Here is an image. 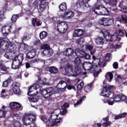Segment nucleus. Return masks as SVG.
Wrapping results in <instances>:
<instances>
[{"mask_svg": "<svg viewBox=\"0 0 127 127\" xmlns=\"http://www.w3.org/2000/svg\"><path fill=\"white\" fill-rule=\"evenodd\" d=\"M40 4V0H35L32 4V7L34 9L38 8V6Z\"/></svg>", "mask_w": 127, "mask_h": 127, "instance_id": "obj_41", "label": "nucleus"}, {"mask_svg": "<svg viewBox=\"0 0 127 127\" xmlns=\"http://www.w3.org/2000/svg\"><path fill=\"white\" fill-rule=\"evenodd\" d=\"M6 115V111L0 109V118H4Z\"/></svg>", "mask_w": 127, "mask_h": 127, "instance_id": "obj_55", "label": "nucleus"}, {"mask_svg": "<svg viewBox=\"0 0 127 127\" xmlns=\"http://www.w3.org/2000/svg\"><path fill=\"white\" fill-rule=\"evenodd\" d=\"M98 22L103 26H111L114 23V20L111 18L102 17L99 19Z\"/></svg>", "mask_w": 127, "mask_h": 127, "instance_id": "obj_7", "label": "nucleus"}, {"mask_svg": "<svg viewBox=\"0 0 127 127\" xmlns=\"http://www.w3.org/2000/svg\"><path fill=\"white\" fill-rule=\"evenodd\" d=\"M28 91L27 93L28 96L30 95H34L35 94V92H36V90L34 88V87H33V85L28 87Z\"/></svg>", "mask_w": 127, "mask_h": 127, "instance_id": "obj_33", "label": "nucleus"}, {"mask_svg": "<svg viewBox=\"0 0 127 127\" xmlns=\"http://www.w3.org/2000/svg\"><path fill=\"white\" fill-rule=\"evenodd\" d=\"M102 5V4H99V3H96L93 6L92 10L96 14H99Z\"/></svg>", "mask_w": 127, "mask_h": 127, "instance_id": "obj_19", "label": "nucleus"}, {"mask_svg": "<svg viewBox=\"0 0 127 127\" xmlns=\"http://www.w3.org/2000/svg\"><path fill=\"white\" fill-rule=\"evenodd\" d=\"M72 65L70 64H68L66 67L64 68V71L66 73V74H70L71 72H72Z\"/></svg>", "mask_w": 127, "mask_h": 127, "instance_id": "obj_43", "label": "nucleus"}, {"mask_svg": "<svg viewBox=\"0 0 127 127\" xmlns=\"http://www.w3.org/2000/svg\"><path fill=\"white\" fill-rule=\"evenodd\" d=\"M11 88L15 95H17V96H20V95H21L22 92L21 90H20V84L19 82H13L11 85Z\"/></svg>", "mask_w": 127, "mask_h": 127, "instance_id": "obj_8", "label": "nucleus"}, {"mask_svg": "<svg viewBox=\"0 0 127 127\" xmlns=\"http://www.w3.org/2000/svg\"><path fill=\"white\" fill-rule=\"evenodd\" d=\"M117 3H118V0H110V5L116 6Z\"/></svg>", "mask_w": 127, "mask_h": 127, "instance_id": "obj_59", "label": "nucleus"}, {"mask_svg": "<svg viewBox=\"0 0 127 127\" xmlns=\"http://www.w3.org/2000/svg\"><path fill=\"white\" fill-rule=\"evenodd\" d=\"M115 102H119L121 101V95H116L113 98Z\"/></svg>", "mask_w": 127, "mask_h": 127, "instance_id": "obj_60", "label": "nucleus"}, {"mask_svg": "<svg viewBox=\"0 0 127 127\" xmlns=\"http://www.w3.org/2000/svg\"><path fill=\"white\" fill-rule=\"evenodd\" d=\"M36 119V116L32 114H25L22 119V121L26 126L32 125Z\"/></svg>", "mask_w": 127, "mask_h": 127, "instance_id": "obj_4", "label": "nucleus"}, {"mask_svg": "<svg viewBox=\"0 0 127 127\" xmlns=\"http://www.w3.org/2000/svg\"><path fill=\"white\" fill-rule=\"evenodd\" d=\"M41 49H45V50H49L50 46L47 44H44L41 46Z\"/></svg>", "mask_w": 127, "mask_h": 127, "instance_id": "obj_53", "label": "nucleus"}, {"mask_svg": "<svg viewBox=\"0 0 127 127\" xmlns=\"http://www.w3.org/2000/svg\"><path fill=\"white\" fill-rule=\"evenodd\" d=\"M3 71V72H6L7 71V68L3 63L0 62V71Z\"/></svg>", "mask_w": 127, "mask_h": 127, "instance_id": "obj_45", "label": "nucleus"}, {"mask_svg": "<svg viewBox=\"0 0 127 127\" xmlns=\"http://www.w3.org/2000/svg\"><path fill=\"white\" fill-rule=\"evenodd\" d=\"M33 86L36 91V90H38V89H39V91H41L42 86H40V84L39 83H38L37 82V83L33 84Z\"/></svg>", "mask_w": 127, "mask_h": 127, "instance_id": "obj_54", "label": "nucleus"}, {"mask_svg": "<svg viewBox=\"0 0 127 127\" xmlns=\"http://www.w3.org/2000/svg\"><path fill=\"white\" fill-rule=\"evenodd\" d=\"M85 0L81 1L78 0L75 3H73L72 5L73 6L75 9L77 8H82V9H86L88 8L90 5L87 2H84Z\"/></svg>", "mask_w": 127, "mask_h": 127, "instance_id": "obj_6", "label": "nucleus"}, {"mask_svg": "<svg viewBox=\"0 0 127 127\" xmlns=\"http://www.w3.org/2000/svg\"><path fill=\"white\" fill-rule=\"evenodd\" d=\"M63 122V117H59V115L52 114L49 119V127H58V124H61Z\"/></svg>", "mask_w": 127, "mask_h": 127, "instance_id": "obj_2", "label": "nucleus"}, {"mask_svg": "<svg viewBox=\"0 0 127 127\" xmlns=\"http://www.w3.org/2000/svg\"><path fill=\"white\" fill-rule=\"evenodd\" d=\"M29 96H30L28 97V99L31 103H37V102H38L39 96L35 94V93L32 95H30Z\"/></svg>", "mask_w": 127, "mask_h": 127, "instance_id": "obj_23", "label": "nucleus"}, {"mask_svg": "<svg viewBox=\"0 0 127 127\" xmlns=\"http://www.w3.org/2000/svg\"><path fill=\"white\" fill-rule=\"evenodd\" d=\"M75 13L72 10H68L65 12L63 15V18H65L66 19H71L72 17H74Z\"/></svg>", "mask_w": 127, "mask_h": 127, "instance_id": "obj_20", "label": "nucleus"}, {"mask_svg": "<svg viewBox=\"0 0 127 127\" xmlns=\"http://www.w3.org/2000/svg\"><path fill=\"white\" fill-rule=\"evenodd\" d=\"M47 32L45 31H43L39 34V37L40 39H45L47 37Z\"/></svg>", "mask_w": 127, "mask_h": 127, "instance_id": "obj_40", "label": "nucleus"}, {"mask_svg": "<svg viewBox=\"0 0 127 127\" xmlns=\"http://www.w3.org/2000/svg\"><path fill=\"white\" fill-rule=\"evenodd\" d=\"M75 42L77 43V44H80V45H82V44L85 42V39H84L83 37H80L78 39H77L75 40Z\"/></svg>", "mask_w": 127, "mask_h": 127, "instance_id": "obj_46", "label": "nucleus"}, {"mask_svg": "<svg viewBox=\"0 0 127 127\" xmlns=\"http://www.w3.org/2000/svg\"><path fill=\"white\" fill-rule=\"evenodd\" d=\"M20 66H21V64H19V63H17L16 61H14V60H13L11 65L12 69H14V70H16V69H19V68H20Z\"/></svg>", "mask_w": 127, "mask_h": 127, "instance_id": "obj_30", "label": "nucleus"}, {"mask_svg": "<svg viewBox=\"0 0 127 127\" xmlns=\"http://www.w3.org/2000/svg\"><path fill=\"white\" fill-rule=\"evenodd\" d=\"M36 56V50L31 49L28 51L27 54H26V58L27 59H32Z\"/></svg>", "mask_w": 127, "mask_h": 127, "instance_id": "obj_18", "label": "nucleus"}, {"mask_svg": "<svg viewBox=\"0 0 127 127\" xmlns=\"http://www.w3.org/2000/svg\"><path fill=\"white\" fill-rule=\"evenodd\" d=\"M103 36L106 40H110V41H121V37L117 33H115L114 34H111V33L108 31H105L102 33Z\"/></svg>", "mask_w": 127, "mask_h": 127, "instance_id": "obj_3", "label": "nucleus"}, {"mask_svg": "<svg viewBox=\"0 0 127 127\" xmlns=\"http://www.w3.org/2000/svg\"><path fill=\"white\" fill-rule=\"evenodd\" d=\"M47 69L52 74H57L59 72L58 68L55 66H48L47 67Z\"/></svg>", "mask_w": 127, "mask_h": 127, "instance_id": "obj_29", "label": "nucleus"}, {"mask_svg": "<svg viewBox=\"0 0 127 127\" xmlns=\"http://www.w3.org/2000/svg\"><path fill=\"white\" fill-rule=\"evenodd\" d=\"M47 55L49 57H51V56H52L53 55V52L51 50H48Z\"/></svg>", "mask_w": 127, "mask_h": 127, "instance_id": "obj_63", "label": "nucleus"}, {"mask_svg": "<svg viewBox=\"0 0 127 127\" xmlns=\"http://www.w3.org/2000/svg\"><path fill=\"white\" fill-rule=\"evenodd\" d=\"M82 64L83 69L85 71H90V70H92V69H94V65L93 64L90 62H84Z\"/></svg>", "mask_w": 127, "mask_h": 127, "instance_id": "obj_16", "label": "nucleus"}, {"mask_svg": "<svg viewBox=\"0 0 127 127\" xmlns=\"http://www.w3.org/2000/svg\"><path fill=\"white\" fill-rule=\"evenodd\" d=\"M127 116V113H123L122 114H120L116 116H115V120H119L120 119H123L124 118H126Z\"/></svg>", "mask_w": 127, "mask_h": 127, "instance_id": "obj_42", "label": "nucleus"}, {"mask_svg": "<svg viewBox=\"0 0 127 127\" xmlns=\"http://www.w3.org/2000/svg\"><path fill=\"white\" fill-rule=\"evenodd\" d=\"M116 33L119 35V36H124L125 35V30L118 29L116 30Z\"/></svg>", "mask_w": 127, "mask_h": 127, "instance_id": "obj_50", "label": "nucleus"}, {"mask_svg": "<svg viewBox=\"0 0 127 127\" xmlns=\"http://www.w3.org/2000/svg\"><path fill=\"white\" fill-rule=\"evenodd\" d=\"M75 53L76 56H79L80 58H83V59H86L87 60H91V55L82 50H79L77 53H76V52Z\"/></svg>", "mask_w": 127, "mask_h": 127, "instance_id": "obj_12", "label": "nucleus"}, {"mask_svg": "<svg viewBox=\"0 0 127 127\" xmlns=\"http://www.w3.org/2000/svg\"><path fill=\"white\" fill-rule=\"evenodd\" d=\"M109 14H110V11H109V10H108L105 6L102 5L100 9V11H99L98 15H109Z\"/></svg>", "mask_w": 127, "mask_h": 127, "instance_id": "obj_22", "label": "nucleus"}, {"mask_svg": "<svg viewBox=\"0 0 127 127\" xmlns=\"http://www.w3.org/2000/svg\"><path fill=\"white\" fill-rule=\"evenodd\" d=\"M85 30L82 29H75L73 33V37H80L85 34Z\"/></svg>", "mask_w": 127, "mask_h": 127, "instance_id": "obj_14", "label": "nucleus"}, {"mask_svg": "<svg viewBox=\"0 0 127 127\" xmlns=\"http://www.w3.org/2000/svg\"><path fill=\"white\" fill-rule=\"evenodd\" d=\"M59 90H64L67 87V83L64 80H60L56 86Z\"/></svg>", "mask_w": 127, "mask_h": 127, "instance_id": "obj_21", "label": "nucleus"}, {"mask_svg": "<svg viewBox=\"0 0 127 127\" xmlns=\"http://www.w3.org/2000/svg\"><path fill=\"white\" fill-rule=\"evenodd\" d=\"M12 57H13V60L17 62L19 64H22V61H23V54H17L16 52H13V54L12 55Z\"/></svg>", "mask_w": 127, "mask_h": 127, "instance_id": "obj_10", "label": "nucleus"}, {"mask_svg": "<svg viewBox=\"0 0 127 127\" xmlns=\"http://www.w3.org/2000/svg\"><path fill=\"white\" fill-rule=\"evenodd\" d=\"M82 63L80 58H76L74 61V67L76 70H79L80 69V64Z\"/></svg>", "mask_w": 127, "mask_h": 127, "instance_id": "obj_28", "label": "nucleus"}, {"mask_svg": "<svg viewBox=\"0 0 127 127\" xmlns=\"http://www.w3.org/2000/svg\"><path fill=\"white\" fill-rule=\"evenodd\" d=\"M6 96V93L5 92V89L2 90L1 92L0 97L1 98H5Z\"/></svg>", "mask_w": 127, "mask_h": 127, "instance_id": "obj_62", "label": "nucleus"}, {"mask_svg": "<svg viewBox=\"0 0 127 127\" xmlns=\"http://www.w3.org/2000/svg\"><path fill=\"white\" fill-rule=\"evenodd\" d=\"M37 83L41 85V86L48 85V83H47V79L46 78H42L41 77H38Z\"/></svg>", "mask_w": 127, "mask_h": 127, "instance_id": "obj_27", "label": "nucleus"}, {"mask_svg": "<svg viewBox=\"0 0 127 127\" xmlns=\"http://www.w3.org/2000/svg\"><path fill=\"white\" fill-rule=\"evenodd\" d=\"M49 4V3L47 2V1H40V4H39V11L40 12H44V10L46 9V6L47 5H48Z\"/></svg>", "mask_w": 127, "mask_h": 127, "instance_id": "obj_17", "label": "nucleus"}, {"mask_svg": "<svg viewBox=\"0 0 127 127\" xmlns=\"http://www.w3.org/2000/svg\"><path fill=\"white\" fill-rule=\"evenodd\" d=\"M9 43H11L10 42L5 41L0 38V48L1 46H3V45H6L7 44H9Z\"/></svg>", "mask_w": 127, "mask_h": 127, "instance_id": "obj_49", "label": "nucleus"}, {"mask_svg": "<svg viewBox=\"0 0 127 127\" xmlns=\"http://www.w3.org/2000/svg\"><path fill=\"white\" fill-rule=\"evenodd\" d=\"M6 49H9V51L13 52L14 51V44L12 43H10L5 45L3 44V46H2L0 47V55H3L6 51Z\"/></svg>", "mask_w": 127, "mask_h": 127, "instance_id": "obj_5", "label": "nucleus"}, {"mask_svg": "<svg viewBox=\"0 0 127 127\" xmlns=\"http://www.w3.org/2000/svg\"><path fill=\"white\" fill-rule=\"evenodd\" d=\"M95 42L97 45H103L105 41L103 37H98L95 39Z\"/></svg>", "mask_w": 127, "mask_h": 127, "instance_id": "obj_32", "label": "nucleus"}, {"mask_svg": "<svg viewBox=\"0 0 127 127\" xmlns=\"http://www.w3.org/2000/svg\"><path fill=\"white\" fill-rule=\"evenodd\" d=\"M41 119L43 122H44V123H45L46 124H47V123H48V126L49 127V119H47V118H46V117L45 116H42L41 118Z\"/></svg>", "mask_w": 127, "mask_h": 127, "instance_id": "obj_56", "label": "nucleus"}, {"mask_svg": "<svg viewBox=\"0 0 127 127\" xmlns=\"http://www.w3.org/2000/svg\"><path fill=\"white\" fill-rule=\"evenodd\" d=\"M113 88L112 86H106L104 87V89L101 91V96H103V97H105L107 98L108 97H110V92H111V89Z\"/></svg>", "mask_w": 127, "mask_h": 127, "instance_id": "obj_13", "label": "nucleus"}, {"mask_svg": "<svg viewBox=\"0 0 127 127\" xmlns=\"http://www.w3.org/2000/svg\"><path fill=\"white\" fill-rule=\"evenodd\" d=\"M93 48H94V47L92 45H87L85 46V49L90 52L91 55H94L96 52V50H93Z\"/></svg>", "mask_w": 127, "mask_h": 127, "instance_id": "obj_31", "label": "nucleus"}, {"mask_svg": "<svg viewBox=\"0 0 127 127\" xmlns=\"http://www.w3.org/2000/svg\"><path fill=\"white\" fill-rule=\"evenodd\" d=\"M122 20L125 23H127V16L126 14L121 15Z\"/></svg>", "mask_w": 127, "mask_h": 127, "instance_id": "obj_57", "label": "nucleus"}, {"mask_svg": "<svg viewBox=\"0 0 127 127\" xmlns=\"http://www.w3.org/2000/svg\"><path fill=\"white\" fill-rule=\"evenodd\" d=\"M68 28V24L64 22H62L58 24L57 30L60 33H65L67 31Z\"/></svg>", "mask_w": 127, "mask_h": 127, "instance_id": "obj_9", "label": "nucleus"}, {"mask_svg": "<svg viewBox=\"0 0 127 127\" xmlns=\"http://www.w3.org/2000/svg\"><path fill=\"white\" fill-rule=\"evenodd\" d=\"M84 99H86V96L83 95L82 96L80 99L76 103L74 104V106L76 107V106H78V105H80L82 102L84 101Z\"/></svg>", "mask_w": 127, "mask_h": 127, "instance_id": "obj_47", "label": "nucleus"}, {"mask_svg": "<svg viewBox=\"0 0 127 127\" xmlns=\"http://www.w3.org/2000/svg\"><path fill=\"white\" fill-rule=\"evenodd\" d=\"M41 94L43 98L47 99L49 102H53L55 100V93L53 87L42 89Z\"/></svg>", "mask_w": 127, "mask_h": 127, "instance_id": "obj_1", "label": "nucleus"}, {"mask_svg": "<svg viewBox=\"0 0 127 127\" xmlns=\"http://www.w3.org/2000/svg\"><path fill=\"white\" fill-rule=\"evenodd\" d=\"M9 106L11 110H14V109H16L17 111H21L22 110L21 105L17 102H11Z\"/></svg>", "mask_w": 127, "mask_h": 127, "instance_id": "obj_15", "label": "nucleus"}, {"mask_svg": "<svg viewBox=\"0 0 127 127\" xmlns=\"http://www.w3.org/2000/svg\"><path fill=\"white\" fill-rule=\"evenodd\" d=\"M73 54H74V50H73L71 48L66 49L64 52V56H66L67 57H72V55H73Z\"/></svg>", "mask_w": 127, "mask_h": 127, "instance_id": "obj_24", "label": "nucleus"}, {"mask_svg": "<svg viewBox=\"0 0 127 127\" xmlns=\"http://www.w3.org/2000/svg\"><path fill=\"white\" fill-rule=\"evenodd\" d=\"M22 43L23 44V46H22V45H21L19 47V50H21V51H23L24 52H26V51L28 50L29 46L28 45H27L25 43Z\"/></svg>", "mask_w": 127, "mask_h": 127, "instance_id": "obj_35", "label": "nucleus"}, {"mask_svg": "<svg viewBox=\"0 0 127 127\" xmlns=\"http://www.w3.org/2000/svg\"><path fill=\"white\" fill-rule=\"evenodd\" d=\"M19 18V14H13L11 20L12 23H14V22H16V20L18 19Z\"/></svg>", "mask_w": 127, "mask_h": 127, "instance_id": "obj_44", "label": "nucleus"}, {"mask_svg": "<svg viewBox=\"0 0 127 127\" xmlns=\"http://www.w3.org/2000/svg\"><path fill=\"white\" fill-rule=\"evenodd\" d=\"M84 87V82L81 81L79 84L77 85V90H82V88Z\"/></svg>", "mask_w": 127, "mask_h": 127, "instance_id": "obj_58", "label": "nucleus"}, {"mask_svg": "<svg viewBox=\"0 0 127 127\" xmlns=\"http://www.w3.org/2000/svg\"><path fill=\"white\" fill-rule=\"evenodd\" d=\"M59 8L61 11H66L67 10V4L66 2H63L59 5Z\"/></svg>", "mask_w": 127, "mask_h": 127, "instance_id": "obj_38", "label": "nucleus"}, {"mask_svg": "<svg viewBox=\"0 0 127 127\" xmlns=\"http://www.w3.org/2000/svg\"><path fill=\"white\" fill-rule=\"evenodd\" d=\"M98 65L99 66V67H105V66L107 65V63H106L105 61L102 62H100Z\"/></svg>", "mask_w": 127, "mask_h": 127, "instance_id": "obj_61", "label": "nucleus"}, {"mask_svg": "<svg viewBox=\"0 0 127 127\" xmlns=\"http://www.w3.org/2000/svg\"><path fill=\"white\" fill-rule=\"evenodd\" d=\"M69 107V104L68 103H64L63 106L62 107V111H61L60 114L61 116H64V115H66L67 113V108Z\"/></svg>", "mask_w": 127, "mask_h": 127, "instance_id": "obj_26", "label": "nucleus"}, {"mask_svg": "<svg viewBox=\"0 0 127 127\" xmlns=\"http://www.w3.org/2000/svg\"><path fill=\"white\" fill-rule=\"evenodd\" d=\"M112 60V54L108 53L106 54V56L104 59V61L105 62H109Z\"/></svg>", "mask_w": 127, "mask_h": 127, "instance_id": "obj_48", "label": "nucleus"}, {"mask_svg": "<svg viewBox=\"0 0 127 127\" xmlns=\"http://www.w3.org/2000/svg\"><path fill=\"white\" fill-rule=\"evenodd\" d=\"M12 77L9 76L7 79L4 81L2 83V87L3 88H7L10 85L11 82H12Z\"/></svg>", "mask_w": 127, "mask_h": 127, "instance_id": "obj_25", "label": "nucleus"}, {"mask_svg": "<svg viewBox=\"0 0 127 127\" xmlns=\"http://www.w3.org/2000/svg\"><path fill=\"white\" fill-rule=\"evenodd\" d=\"M104 120L105 121V122L103 123L102 124V126L103 127H110V126H111L112 123L109 122V118H104Z\"/></svg>", "mask_w": 127, "mask_h": 127, "instance_id": "obj_39", "label": "nucleus"}, {"mask_svg": "<svg viewBox=\"0 0 127 127\" xmlns=\"http://www.w3.org/2000/svg\"><path fill=\"white\" fill-rule=\"evenodd\" d=\"M12 30V27L9 24L3 25L1 28L2 33L3 36H7L11 32Z\"/></svg>", "mask_w": 127, "mask_h": 127, "instance_id": "obj_11", "label": "nucleus"}, {"mask_svg": "<svg viewBox=\"0 0 127 127\" xmlns=\"http://www.w3.org/2000/svg\"><path fill=\"white\" fill-rule=\"evenodd\" d=\"M119 6L120 7V8H122V9H123L126 7V6L124 5V2L123 1L120 2Z\"/></svg>", "mask_w": 127, "mask_h": 127, "instance_id": "obj_64", "label": "nucleus"}, {"mask_svg": "<svg viewBox=\"0 0 127 127\" xmlns=\"http://www.w3.org/2000/svg\"><path fill=\"white\" fill-rule=\"evenodd\" d=\"M6 11H0V22L4 19V12Z\"/></svg>", "mask_w": 127, "mask_h": 127, "instance_id": "obj_51", "label": "nucleus"}, {"mask_svg": "<svg viewBox=\"0 0 127 127\" xmlns=\"http://www.w3.org/2000/svg\"><path fill=\"white\" fill-rule=\"evenodd\" d=\"M92 89H93V85H92V83H90L84 86V91L85 93H90L92 91Z\"/></svg>", "mask_w": 127, "mask_h": 127, "instance_id": "obj_34", "label": "nucleus"}, {"mask_svg": "<svg viewBox=\"0 0 127 127\" xmlns=\"http://www.w3.org/2000/svg\"><path fill=\"white\" fill-rule=\"evenodd\" d=\"M113 77V73L111 72H108L105 75L106 79L108 80L109 82H112Z\"/></svg>", "mask_w": 127, "mask_h": 127, "instance_id": "obj_37", "label": "nucleus"}, {"mask_svg": "<svg viewBox=\"0 0 127 127\" xmlns=\"http://www.w3.org/2000/svg\"><path fill=\"white\" fill-rule=\"evenodd\" d=\"M30 39V37H29V34L27 33H25L21 38V41L22 43H24V41H28Z\"/></svg>", "mask_w": 127, "mask_h": 127, "instance_id": "obj_36", "label": "nucleus"}, {"mask_svg": "<svg viewBox=\"0 0 127 127\" xmlns=\"http://www.w3.org/2000/svg\"><path fill=\"white\" fill-rule=\"evenodd\" d=\"M13 126L14 127H22V125L20 124V122L17 121H14L13 122Z\"/></svg>", "mask_w": 127, "mask_h": 127, "instance_id": "obj_52", "label": "nucleus"}]
</instances>
